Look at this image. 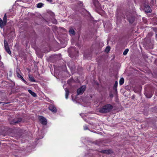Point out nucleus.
<instances>
[{"mask_svg":"<svg viewBox=\"0 0 157 157\" xmlns=\"http://www.w3.org/2000/svg\"><path fill=\"white\" fill-rule=\"evenodd\" d=\"M47 1H51V0H47Z\"/></svg>","mask_w":157,"mask_h":157,"instance_id":"nucleus-30","label":"nucleus"},{"mask_svg":"<svg viewBox=\"0 0 157 157\" xmlns=\"http://www.w3.org/2000/svg\"><path fill=\"white\" fill-rule=\"evenodd\" d=\"M3 20L5 22H6V14L4 15V16L3 18Z\"/></svg>","mask_w":157,"mask_h":157,"instance_id":"nucleus-22","label":"nucleus"},{"mask_svg":"<svg viewBox=\"0 0 157 157\" xmlns=\"http://www.w3.org/2000/svg\"><path fill=\"white\" fill-rule=\"evenodd\" d=\"M153 94V93L151 92L150 93H146L145 94V95L147 98H150L152 96Z\"/></svg>","mask_w":157,"mask_h":157,"instance_id":"nucleus-10","label":"nucleus"},{"mask_svg":"<svg viewBox=\"0 0 157 157\" xmlns=\"http://www.w3.org/2000/svg\"><path fill=\"white\" fill-rule=\"evenodd\" d=\"M128 51V49H126L123 52V55H126Z\"/></svg>","mask_w":157,"mask_h":157,"instance_id":"nucleus-20","label":"nucleus"},{"mask_svg":"<svg viewBox=\"0 0 157 157\" xmlns=\"http://www.w3.org/2000/svg\"><path fill=\"white\" fill-rule=\"evenodd\" d=\"M2 109L4 110L5 109Z\"/></svg>","mask_w":157,"mask_h":157,"instance_id":"nucleus-33","label":"nucleus"},{"mask_svg":"<svg viewBox=\"0 0 157 157\" xmlns=\"http://www.w3.org/2000/svg\"><path fill=\"white\" fill-rule=\"evenodd\" d=\"M4 46L6 51L10 55L11 53V52L10 50L8 43L5 40L4 41Z\"/></svg>","mask_w":157,"mask_h":157,"instance_id":"nucleus-4","label":"nucleus"},{"mask_svg":"<svg viewBox=\"0 0 157 157\" xmlns=\"http://www.w3.org/2000/svg\"><path fill=\"white\" fill-rule=\"evenodd\" d=\"M156 40H157V34L156 35Z\"/></svg>","mask_w":157,"mask_h":157,"instance_id":"nucleus-29","label":"nucleus"},{"mask_svg":"<svg viewBox=\"0 0 157 157\" xmlns=\"http://www.w3.org/2000/svg\"><path fill=\"white\" fill-rule=\"evenodd\" d=\"M144 9L145 12L147 13H151V10L150 6L147 5H145L144 6Z\"/></svg>","mask_w":157,"mask_h":157,"instance_id":"nucleus-7","label":"nucleus"},{"mask_svg":"<svg viewBox=\"0 0 157 157\" xmlns=\"http://www.w3.org/2000/svg\"><path fill=\"white\" fill-rule=\"evenodd\" d=\"M69 32L71 34H72L73 35H74L75 34V31L73 29H70V31H69Z\"/></svg>","mask_w":157,"mask_h":157,"instance_id":"nucleus-19","label":"nucleus"},{"mask_svg":"<svg viewBox=\"0 0 157 157\" xmlns=\"http://www.w3.org/2000/svg\"><path fill=\"white\" fill-rule=\"evenodd\" d=\"M6 22H5L4 21L2 20V21H0V26L1 28L4 27L6 24Z\"/></svg>","mask_w":157,"mask_h":157,"instance_id":"nucleus-11","label":"nucleus"},{"mask_svg":"<svg viewBox=\"0 0 157 157\" xmlns=\"http://www.w3.org/2000/svg\"><path fill=\"white\" fill-rule=\"evenodd\" d=\"M112 107V105L110 104H107L105 105L103 108H111Z\"/></svg>","mask_w":157,"mask_h":157,"instance_id":"nucleus-15","label":"nucleus"},{"mask_svg":"<svg viewBox=\"0 0 157 157\" xmlns=\"http://www.w3.org/2000/svg\"><path fill=\"white\" fill-rule=\"evenodd\" d=\"M86 86H82L77 90L78 95L82 94L86 90Z\"/></svg>","mask_w":157,"mask_h":157,"instance_id":"nucleus-3","label":"nucleus"},{"mask_svg":"<svg viewBox=\"0 0 157 157\" xmlns=\"http://www.w3.org/2000/svg\"><path fill=\"white\" fill-rule=\"evenodd\" d=\"M50 15L52 16L53 17L54 16V13L53 12H51Z\"/></svg>","mask_w":157,"mask_h":157,"instance_id":"nucleus-26","label":"nucleus"},{"mask_svg":"<svg viewBox=\"0 0 157 157\" xmlns=\"http://www.w3.org/2000/svg\"><path fill=\"white\" fill-rule=\"evenodd\" d=\"M22 120V119L21 118H15L10 121V124H15L21 122Z\"/></svg>","mask_w":157,"mask_h":157,"instance_id":"nucleus-2","label":"nucleus"},{"mask_svg":"<svg viewBox=\"0 0 157 157\" xmlns=\"http://www.w3.org/2000/svg\"><path fill=\"white\" fill-rule=\"evenodd\" d=\"M128 20L130 23H132L134 21V18L133 17L128 18Z\"/></svg>","mask_w":157,"mask_h":157,"instance_id":"nucleus-12","label":"nucleus"},{"mask_svg":"<svg viewBox=\"0 0 157 157\" xmlns=\"http://www.w3.org/2000/svg\"><path fill=\"white\" fill-rule=\"evenodd\" d=\"M38 119L41 122V124L43 125H46L47 124V121L46 119L41 116H39Z\"/></svg>","mask_w":157,"mask_h":157,"instance_id":"nucleus-1","label":"nucleus"},{"mask_svg":"<svg viewBox=\"0 0 157 157\" xmlns=\"http://www.w3.org/2000/svg\"><path fill=\"white\" fill-rule=\"evenodd\" d=\"M66 94H65V98L66 99H67L69 95V92L68 90H66Z\"/></svg>","mask_w":157,"mask_h":157,"instance_id":"nucleus-17","label":"nucleus"},{"mask_svg":"<svg viewBox=\"0 0 157 157\" xmlns=\"http://www.w3.org/2000/svg\"><path fill=\"white\" fill-rule=\"evenodd\" d=\"M99 112L102 113H105L109 112L112 109H99Z\"/></svg>","mask_w":157,"mask_h":157,"instance_id":"nucleus-5","label":"nucleus"},{"mask_svg":"<svg viewBox=\"0 0 157 157\" xmlns=\"http://www.w3.org/2000/svg\"><path fill=\"white\" fill-rule=\"evenodd\" d=\"M83 128L84 130H86L88 129V127L87 125H85L83 126Z\"/></svg>","mask_w":157,"mask_h":157,"instance_id":"nucleus-24","label":"nucleus"},{"mask_svg":"<svg viewBox=\"0 0 157 157\" xmlns=\"http://www.w3.org/2000/svg\"><path fill=\"white\" fill-rule=\"evenodd\" d=\"M118 84V82H117L116 81L115 82L114 84V86H113V89L115 90L116 92H117V86Z\"/></svg>","mask_w":157,"mask_h":157,"instance_id":"nucleus-13","label":"nucleus"},{"mask_svg":"<svg viewBox=\"0 0 157 157\" xmlns=\"http://www.w3.org/2000/svg\"><path fill=\"white\" fill-rule=\"evenodd\" d=\"M17 75L18 77L20 78L21 79V78H22V76L18 72H17Z\"/></svg>","mask_w":157,"mask_h":157,"instance_id":"nucleus-21","label":"nucleus"},{"mask_svg":"<svg viewBox=\"0 0 157 157\" xmlns=\"http://www.w3.org/2000/svg\"><path fill=\"white\" fill-rule=\"evenodd\" d=\"M2 103V102H0V103Z\"/></svg>","mask_w":157,"mask_h":157,"instance_id":"nucleus-34","label":"nucleus"},{"mask_svg":"<svg viewBox=\"0 0 157 157\" xmlns=\"http://www.w3.org/2000/svg\"><path fill=\"white\" fill-rule=\"evenodd\" d=\"M110 47H107L105 49V51L107 52H108L110 50Z\"/></svg>","mask_w":157,"mask_h":157,"instance_id":"nucleus-23","label":"nucleus"},{"mask_svg":"<svg viewBox=\"0 0 157 157\" xmlns=\"http://www.w3.org/2000/svg\"><path fill=\"white\" fill-rule=\"evenodd\" d=\"M124 79L123 78H121L119 81V84L120 85H122L124 83Z\"/></svg>","mask_w":157,"mask_h":157,"instance_id":"nucleus-14","label":"nucleus"},{"mask_svg":"<svg viewBox=\"0 0 157 157\" xmlns=\"http://www.w3.org/2000/svg\"><path fill=\"white\" fill-rule=\"evenodd\" d=\"M55 23L56 24V23L57 22V21L56 20H55Z\"/></svg>","mask_w":157,"mask_h":157,"instance_id":"nucleus-32","label":"nucleus"},{"mask_svg":"<svg viewBox=\"0 0 157 157\" xmlns=\"http://www.w3.org/2000/svg\"><path fill=\"white\" fill-rule=\"evenodd\" d=\"M21 79H22V80L23 81H24V82H26V81H25V80L24 79V78H23V77H22V78H21Z\"/></svg>","mask_w":157,"mask_h":157,"instance_id":"nucleus-27","label":"nucleus"},{"mask_svg":"<svg viewBox=\"0 0 157 157\" xmlns=\"http://www.w3.org/2000/svg\"><path fill=\"white\" fill-rule=\"evenodd\" d=\"M2 19L0 18V21H2Z\"/></svg>","mask_w":157,"mask_h":157,"instance_id":"nucleus-31","label":"nucleus"},{"mask_svg":"<svg viewBox=\"0 0 157 157\" xmlns=\"http://www.w3.org/2000/svg\"><path fill=\"white\" fill-rule=\"evenodd\" d=\"M99 152L104 154L109 155L112 153V151L110 149L101 150Z\"/></svg>","mask_w":157,"mask_h":157,"instance_id":"nucleus-6","label":"nucleus"},{"mask_svg":"<svg viewBox=\"0 0 157 157\" xmlns=\"http://www.w3.org/2000/svg\"><path fill=\"white\" fill-rule=\"evenodd\" d=\"M49 108H55V106L53 105H51L49 107Z\"/></svg>","mask_w":157,"mask_h":157,"instance_id":"nucleus-25","label":"nucleus"},{"mask_svg":"<svg viewBox=\"0 0 157 157\" xmlns=\"http://www.w3.org/2000/svg\"><path fill=\"white\" fill-rule=\"evenodd\" d=\"M110 96L111 97L113 98V94H110Z\"/></svg>","mask_w":157,"mask_h":157,"instance_id":"nucleus-28","label":"nucleus"},{"mask_svg":"<svg viewBox=\"0 0 157 157\" xmlns=\"http://www.w3.org/2000/svg\"><path fill=\"white\" fill-rule=\"evenodd\" d=\"M28 92L29 93L31 94L33 97H36L37 96L36 94L35 93L33 92L31 90H28Z\"/></svg>","mask_w":157,"mask_h":157,"instance_id":"nucleus-8","label":"nucleus"},{"mask_svg":"<svg viewBox=\"0 0 157 157\" xmlns=\"http://www.w3.org/2000/svg\"><path fill=\"white\" fill-rule=\"evenodd\" d=\"M29 80L30 81L33 82H36V81L34 78L33 76H31L30 75H29Z\"/></svg>","mask_w":157,"mask_h":157,"instance_id":"nucleus-9","label":"nucleus"},{"mask_svg":"<svg viewBox=\"0 0 157 157\" xmlns=\"http://www.w3.org/2000/svg\"><path fill=\"white\" fill-rule=\"evenodd\" d=\"M49 109L53 113H56L57 112V109Z\"/></svg>","mask_w":157,"mask_h":157,"instance_id":"nucleus-18","label":"nucleus"},{"mask_svg":"<svg viewBox=\"0 0 157 157\" xmlns=\"http://www.w3.org/2000/svg\"><path fill=\"white\" fill-rule=\"evenodd\" d=\"M44 4L41 3H40L37 4V7L38 8H40Z\"/></svg>","mask_w":157,"mask_h":157,"instance_id":"nucleus-16","label":"nucleus"}]
</instances>
